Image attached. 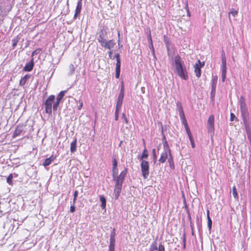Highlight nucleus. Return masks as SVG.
Returning <instances> with one entry per match:
<instances>
[{
	"instance_id": "1",
	"label": "nucleus",
	"mask_w": 251,
	"mask_h": 251,
	"mask_svg": "<svg viewBox=\"0 0 251 251\" xmlns=\"http://www.w3.org/2000/svg\"><path fill=\"white\" fill-rule=\"evenodd\" d=\"M174 73L184 80L188 79L186 67L181 57L177 55L174 58Z\"/></svg>"
},
{
	"instance_id": "2",
	"label": "nucleus",
	"mask_w": 251,
	"mask_h": 251,
	"mask_svg": "<svg viewBox=\"0 0 251 251\" xmlns=\"http://www.w3.org/2000/svg\"><path fill=\"white\" fill-rule=\"evenodd\" d=\"M164 151L161 153L160 157L158 160L160 163H164L171 154V150L166 140L163 142Z\"/></svg>"
},
{
	"instance_id": "3",
	"label": "nucleus",
	"mask_w": 251,
	"mask_h": 251,
	"mask_svg": "<svg viewBox=\"0 0 251 251\" xmlns=\"http://www.w3.org/2000/svg\"><path fill=\"white\" fill-rule=\"evenodd\" d=\"M239 104L243 120L245 121L247 120L249 113L245 99L243 96L240 98Z\"/></svg>"
},
{
	"instance_id": "4",
	"label": "nucleus",
	"mask_w": 251,
	"mask_h": 251,
	"mask_svg": "<svg viewBox=\"0 0 251 251\" xmlns=\"http://www.w3.org/2000/svg\"><path fill=\"white\" fill-rule=\"evenodd\" d=\"M114 180L115 181V189L114 191V196L116 200L118 199L122 189V187L123 182L118 179L117 177H113Z\"/></svg>"
},
{
	"instance_id": "5",
	"label": "nucleus",
	"mask_w": 251,
	"mask_h": 251,
	"mask_svg": "<svg viewBox=\"0 0 251 251\" xmlns=\"http://www.w3.org/2000/svg\"><path fill=\"white\" fill-rule=\"evenodd\" d=\"M55 96L50 95L49 97L45 102V111L48 114H51L52 113V102L54 100Z\"/></svg>"
},
{
	"instance_id": "6",
	"label": "nucleus",
	"mask_w": 251,
	"mask_h": 251,
	"mask_svg": "<svg viewBox=\"0 0 251 251\" xmlns=\"http://www.w3.org/2000/svg\"><path fill=\"white\" fill-rule=\"evenodd\" d=\"M141 170L143 177L145 179L148 178L149 175V164L147 161H141Z\"/></svg>"
},
{
	"instance_id": "7",
	"label": "nucleus",
	"mask_w": 251,
	"mask_h": 251,
	"mask_svg": "<svg viewBox=\"0 0 251 251\" xmlns=\"http://www.w3.org/2000/svg\"><path fill=\"white\" fill-rule=\"evenodd\" d=\"M204 62H201L200 60H198L194 66L195 69L194 72L196 76L199 78L201 75V68L204 66Z\"/></svg>"
},
{
	"instance_id": "8",
	"label": "nucleus",
	"mask_w": 251,
	"mask_h": 251,
	"mask_svg": "<svg viewBox=\"0 0 251 251\" xmlns=\"http://www.w3.org/2000/svg\"><path fill=\"white\" fill-rule=\"evenodd\" d=\"M207 129L208 132L214 133V116L211 115L207 121Z\"/></svg>"
},
{
	"instance_id": "9",
	"label": "nucleus",
	"mask_w": 251,
	"mask_h": 251,
	"mask_svg": "<svg viewBox=\"0 0 251 251\" xmlns=\"http://www.w3.org/2000/svg\"><path fill=\"white\" fill-rule=\"evenodd\" d=\"M115 57L116 58V75L115 76L117 78H119L120 75V68H121V60H120V56L119 53H117L115 55Z\"/></svg>"
},
{
	"instance_id": "10",
	"label": "nucleus",
	"mask_w": 251,
	"mask_h": 251,
	"mask_svg": "<svg viewBox=\"0 0 251 251\" xmlns=\"http://www.w3.org/2000/svg\"><path fill=\"white\" fill-rule=\"evenodd\" d=\"M115 44V42L112 40L109 41H107L106 40L105 42L101 45V46L105 49L111 50L114 47Z\"/></svg>"
},
{
	"instance_id": "11",
	"label": "nucleus",
	"mask_w": 251,
	"mask_h": 251,
	"mask_svg": "<svg viewBox=\"0 0 251 251\" xmlns=\"http://www.w3.org/2000/svg\"><path fill=\"white\" fill-rule=\"evenodd\" d=\"M33 66V58H32L31 60L28 63H27L25 64V66L24 68V70L26 72L31 71L32 70Z\"/></svg>"
},
{
	"instance_id": "12",
	"label": "nucleus",
	"mask_w": 251,
	"mask_h": 251,
	"mask_svg": "<svg viewBox=\"0 0 251 251\" xmlns=\"http://www.w3.org/2000/svg\"><path fill=\"white\" fill-rule=\"evenodd\" d=\"M82 0H79L78 1L77 3V6L75 9V13L74 15V18H76L78 15H79L81 12V10L82 9Z\"/></svg>"
},
{
	"instance_id": "13",
	"label": "nucleus",
	"mask_w": 251,
	"mask_h": 251,
	"mask_svg": "<svg viewBox=\"0 0 251 251\" xmlns=\"http://www.w3.org/2000/svg\"><path fill=\"white\" fill-rule=\"evenodd\" d=\"M125 93H120L116 103V106L118 107H121L123 103V99L124 98Z\"/></svg>"
},
{
	"instance_id": "14",
	"label": "nucleus",
	"mask_w": 251,
	"mask_h": 251,
	"mask_svg": "<svg viewBox=\"0 0 251 251\" xmlns=\"http://www.w3.org/2000/svg\"><path fill=\"white\" fill-rule=\"evenodd\" d=\"M55 158L56 157L53 156V155H51L49 158H46L45 160L43 163V165L45 167L49 166L55 159Z\"/></svg>"
},
{
	"instance_id": "15",
	"label": "nucleus",
	"mask_w": 251,
	"mask_h": 251,
	"mask_svg": "<svg viewBox=\"0 0 251 251\" xmlns=\"http://www.w3.org/2000/svg\"><path fill=\"white\" fill-rule=\"evenodd\" d=\"M177 107H178L179 114L181 120L185 119V114L183 110V108L180 103L178 102L176 103Z\"/></svg>"
},
{
	"instance_id": "16",
	"label": "nucleus",
	"mask_w": 251,
	"mask_h": 251,
	"mask_svg": "<svg viewBox=\"0 0 251 251\" xmlns=\"http://www.w3.org/2000/svg\"><path fill=\"white\" fill-rule=\"evenodd\" d=\"M218 80V76L217 75L213 76L212 79V89L211 92H215L216 84Z\"/></svg>"
},
{
	"instance_id": "17",
	"label": "nucleus",
	"mask_w": 251,
	"mask_h": 251,
	"mask_svg": "<svg viewBox=\"0 0 251 251\" xmlns=\"http://www.w3.org/2000/svg\"><path fill=\"white\" fill-rule=\"evenodd\" d=\"M126 174L127 170L126 169H125L120 174V175L118 176H116V177H117L118 179H119L120 180L123 182L125 178V177L126 175Z\"/></svg>"
},
{
	"instance_id": "18",
	"label": "nucleus",
	"mask_w": 251,
	"mask_h": 251,
	"mask_svg": "<svg viewBox=\"0 0 251 251\" xmlns=\"http://www.w3.org/2000/svg\"><path fill=\"white\" fill-rule=\"evenodd\" d=\"M115 229L113 228L110 233V244H115Z\"/></svg>"
},
{
	"instance_id": "19",
	"label": "nucleus",
	"mask_w": 251,
	"mask_h": 251,
	"mask_svg": "<svg viewBox=\"0 0 251 251\" xmlns=\"http://www.w3.org/2000/svg\"><path fill=\"white\" fill-rule=\"evenodd\" d=\"M30 75L29 74H27L25 75L20 81V85L21 86H24L26 82V80L29 79L30 77Z\"/></svg>"
},
{
	"instance_id": "20",
	"label": "nucleus",
	"mask_w": 251,
	"mask_h": 251,
	"mask_svg": "<svg viewBox=\"0 0 251 251\" xmlns=\"http://www.w3.org/2000/svg\"><path fill=\"white\" fill-rule=\"evenodd\" d=\"M98 40L99 43H100V45L103 44L106 39L104 38V35L102 31H101L99 34V37L98 38Z\"/></svg>"
},
{
	"instance_id": "21",
	"label": "nucleus",
	"mask_w": 251,
	"mask_h": 251,
	"mask_svg": "<svg viewBox=\"0 0 251 251\" xmlns=\"http://www.w3.org/2000/svg\"><path fill=\"white\" fill-rule=\"evenodd\" d=\"M148 157V151L147 150L146 148H145L141 156L139 158L140 160H141L142 161V160H143L144 159H147Z\"/></svg>"
},
{
	"instance_id": "22",
	"label": "nucleus",
	"mask_w": 251,
	"mask_h": 251,
	"mask_svg": "<svg viewBox=\"0 0 251 251\" xmlns=\"http://www.w3.org/2000/svg\"><path fill=\"white\" fill-rule=\"evenodd\" d=\"M21 39V37L19 35H18L15 37L12 40V47L13 49H14L17 45V43L19 42Z\"/></svg>"
},
{
	"instance_id": "23",
	"label": "nucleus",
	"mask_w": 251,
	"mask_h": 251,
	"mask_svg": "<svg viewBox=\"0 0 251 251\" xmlns=\"http://www.w3.org/2000/svg\"><path fill=\"white\" fill-rule=\"evenodd\" d=\"M76 139H75L74 141L71 143L70 151L72 152H74L76 151Z\"/></svg>"
},
{
	"instance_id": "24",
	"label": "nucleus",
	"mask_w": 251,
	"mask_h": 251,
	"mask_svg": "<svg viewBox=\"0 0 251 251\" xmlns=\"http://www.w3.org/2000/svg\"><path fill=\"white\" fill-rule=\"evenodd\" d=\"M23 131V128L22 126H18L16 128V129L15 130V132L14 133L13 136L16 137L19 136L21 133Z\"/></svg>"
},
{
	"instance_id": "25",
	"label": "nucleus",
	"mask_w": 251,
	"mask_h": 251,
	"mask_svg": "<svg viewBox=\"0 0 251 251\" xmlns=\"http://www.w3.org/2000/svg\"><path fill=\"white\" fill-rule=\"evenodd\" d=\"M168 162L169 164L170 167L172 169H174L175 165H174V160H173V156L172 155V154H170V155H169V157L168 158Z\"/></svg>"
},
{
	"instance_id": "26",
	"label": "nucleus",
	"mask_w": 251,
	"mask_h": 251,
	"mask_svg": "<svg viewBox=\"0 0 251 251\" xmlns=\"http://www.w3.org/2000/svg\"><path fill=\"white\" fill-rule=\"evenodd\" d=\"M100 201L101 202V207L102 209H105L106 207V200L103 196H100Z\"/></svg>"
},
{
	"instance_id": "27",
	"label": "nucleus",
	"mask_w": 251,
	"mask_h": 251,
	"mask_svg": "<svg viewBox=\"0 0 251 251\" xmlns=\"http://www.w3.org/2000/svg\"><path fill=\"white\" fill-rule=\"evenodd\" d=\"M66 92V91H61L59 94L57 95V98H56V100H57L58 101H60L61 100H62V99L63 98V97L64 96V95L65 94V93Z\"/></svg>"
},
{
	"instance_id": "28",
	"label": "nucleus",
	"mask_w": 251,
	"mask_h": 251,
	"mask_svg": "<svg viewBox=\"0 0 251 251\" xmlns=\"http://www.w3.org/2000/svg\"><path fill=\"white\" fill-rule=\"evenodd\" d=\"M221 61H222V64H226V57L225 53L223 50H222V51Z\"/></svg>"
},
{
	"instance_id": "29",
	"label": "nucleus",
	"mask_w": 251,
	"mask_h": 251,
	"mask_svg": "<svg viewBox=\"0 0 251 251\" xmlns=\"http://www.w3.org/2000/svg\"><path fill=\"white\" fill-rule=\"evenodd\" d=\"M232 195H233L234 198L236 200L238 199V195L237 189L235 186H233L232 188Z\"/></svg>"
},
{
	"instance_id": "30",
	"label": "nucleus",
	"mask_w": 251,
	"mask_h": 251,
	"mask_svg": "<svg viewBox=\"0 0 251 251\" xmlns=\"http://www.w3.org/2000/svg\"><path fill=\"white\" fill-rule=\"evenodd\" d=\"M157 249H158V248L157 247L156 242H154L152 243L151 245L150 251H154L155 250H157Z\"/></svg>"
},
{
	"instance_id": "31",
	"label": "nucleus",
	"mask_w": 251,
	"mask_h": 251,
	"mask_svg": "<svg viewBox=\"0 0 251 251\" xmlns=\"http://www.w3.org/2000/svg\"><path fill=\"white\" fill-rule=\"evenodd\" d=\"M121 107H118L116 106L115 113V120L117 121L119 118V111Z\"/></svg>"
},
{
	"instance_id": "32",
	"label": "nucleus",
	"mask_w": 251,
	"mask_h": 251,
	"mask_svg": "<svg viewBox=\"0 0 251 251\" xmlns=\"http://www.w3.org/2000/svg\"><path fill=\"white\" fill-rule=\"evenodd\" d=\"M152 156H153V161L154 163H155L157 161V155L156 154V151L155 149H153L152 150Z\"/></svg>"
},
{
	"instance_id": "33",
	"label": "nucleus",
	"mask_w": 251,
	"mask_h": 251,
	"mask_svg": "<svg viewBox=\"0 0 251 251\" xmlns=\"http://www.w3.org/2000/svg\"><path fill=\"white\" fill-rule=\"evenodd\" d=\"M13 175L10 174L7 178L6 181L9 184H12Z\"/></svg>"
},
{
	"instance_id": "34",
	"label": "nucleus",
	"mask_w": 251,
	"mask_h": 251,
	"mask_svg": "<svg viewBox=\"0 0 251 251\" xmlns=\"http://www.w3.org/2000/svg\"><path fill=\"white\" fill-rule=\"evenodd\" d=\"M69 69H70V72L69 73V75H72L75 72V66H74V65L71 64L69 66Z\"/></svg>"
},
{
	"instance_id": "35",
	"label": "nucleus",
	"mask_w": 251,
	"mask_h": 251,
	"mask_svg": "<svg viewBox=\"0 0 251 251\" xmlns=\"http://www.w3.org/2000/svg\"><path fill=\"white\" fill-rule=\"evenodd\" d=\"M60 102V101H58L57 100H56V101L53 104V105H52V109H53V111H56L57 110V107L59 106Z\"/></svg>"
},
{
	"instance_id": "36",
	"label": "nucleus",
	"mask_w": 251,
	"mask_h": 251,
	"mask_svg": "<svg viewBox=\"0 0 251 251\" xmlns=\"http://www.w3.org/2000/svg\"><path fill=\"white\" fill-rule=\"evenodd\" d=\"M238 14V11L234 9H231L229 13V16L230 15H232L233 17H235Z\"/></svg>"
},
{
	"instance_id": "37",
	"label": "nucleus",
	"mask_w": 251,
	"mask_h": 251,
	"mask_svg": "<svg viewBox=\"0 0 251 251\" xmlns=\"http://www.w3.org/2000/svg\"><path fill=\"white\" fill-rule=\"evenodd\" d=\"M221 70L222 73H226V64H222Z\"/></svg>"
},
{
	"instance_id": "38",
	"label": "nucleus",
	"mask_w": 251,
	"mask_h": 251,
	"mask_svg": "<svg viewBox=\"0 0 251 251\" xmlns=\"http://www.w3.org/2000/svg\"><path fill=\"white\" fill-rule=\"evenodd\" d=\"M41 51V50L40 49H37V50L33 51L32 53L31 56L33 57V56L37 55L39 54Z\"/></svg>"
},
{
	"instance_id": "39",
	"label": "nucleus",
	"mask_w": 251,
	"mask_h": 251,
	"mask_svg": "<svg viewBox=\"0 0 251 251\" xmlns=\"http://www.w3.org/2000/svg\"><path fill=\"white\" fill-rule=\"evenodd\" d=\"M118 174V169L117 168H113V171H112V175L113 177H115Z\"/></svg>"
},
{
	"instance_id": "40",
	"label": "nucleus",
	"mask_w": 251,
	"mask_h": 251,
	"mask_svg": "<svg viewBox=\"0 0 251 251\" xmlns=\"http://www.w3.org/2000/svg\"><path fill=\"white\" fill-rule=\"evenodd\" d=\"M157 250H158V251H165L164 246L161 243L159 244Z\"/></svg>"
},
{
	"instance_id": "41",
	"label": "nucleus",
	"mask_w": 251,
	"mask_h": 251,
	"mask_svg": "<svg viewBox=\"0 0 251 251\" xmlns=\"http://www.w3.org/2000/svg\"><path fill=\"white\" fill-rule=\"evenodd\" d=\"M115 244H109V251H114V250H115Z\"/></svg>"
},
{
	"instance_id": "42",
	"label": "nucleus",
	"mask_w": 251,
	"mask_h": 251,
	"mask_svg": "<svg viewBox=\"0 0 251 251\" xmlns=\"http://www.w3.org/2000/svg\"><path fill=\"white\" fill-rule=\"evenodd\" d=\"M212 224V220L211 219H209L208 221L207 222V226H208L209 230H210L211 229Z\"/></svg>"
},
{
	"instance_id": "43",
	"label": "nucleus",
	"mask_w": 251,
	"mask_h": 251,
	"mask_svg": "<svg viewBox=\"0 0 251 251\" xmlns=\"http://www.w3.org/2000/svg\"><path fill=\"white\" fill-rule=\"evenodd\" d=\"M150 40L151 41V46H150V49H151L152 53L154 55V48H153V47L152 42V41H151V36H150Z\"/></svg>"
},
{
	"instance_id": "44",
	"label": "nucleus",
	"mask_w": 251,
	"mask_h": 251,
	"mask_svg": "<svg viewBox=\"0 0 251 251\" xmlns=\"http://www.w3.org/2000/svg\"><path fill=\"white\" fill-rule=\"evenodd\" d=\"M189 138L190 141L191 142L192 147L193 148H194L195 147V143H194V140L193 139V137L191 136V137H189Z\"/></svg>"
},
{
	"instance_id": "45",
	"label": "nucleus",
	"mask_w": 251,
	"mask_h": 251,
	"mask_svg": "<svg viewBox=\"0 0 251 251\" xmlns=\"http://www.w3.org/2000/svg\"><path fill=\"white\" fill-rule=\"evenodd\" d=\"M122 118L124 120L125 123L126 124H128V121L127 118L126 117V115H125V113H123Z\"/></svg>"
},
{
	"instance_id": "46",
	"label": "nucleus",
	"mask_w": 251,
	"mask_h": 251,
	"mask_svg": "<svg viewBox=\"0 0 251 251\" xmlns=\"http://www.w3.org/2000/svg\"><path fill=\"white\" fill-rule=\"evenodd\" d=\"M236 119V116L233 113H230V121H233L234 119Z\"/></svg>"
},
{
	"instance_id": "47",
	"label": "nucleus",
	"mask_w": 251,
	"mask_h": 251,
	"mask_svg": "<svg viewBox=\"0 0 251 251\" xmlns=\"http://www.w3.org/2000/svg\"><path fill=\"white\" fill-rule=\"evenodd\" d=\"M185 130H186V131L189 137H191V136H192L190 129L189 128H186V129H185Z\"/></svg>"
},
{
	"instance_id": "48",
	"label": "nucleus",
	"mask_w": 251,
	"mask_h": 251,
	"mask_svg": "<svg viewBox=\"0 0 251 251\" xmlns=\"http://www.w3.org/2000/svg\"><path fill=\"white\" fill-rule=\"evenodd\" d=\"M117 161L115 158L113 159V168H117Z\"/></svg>"
},
{
	"instance_id": "49",
	"label": "nucleus",
	"mask_w": 251,
	"mask_h": 251,
	"mask_svg": "<svg viewBox=\"0 0 251 251\" xmlns=\"http://www.w3.org/2000/svg\"><path fill=\"white\" fill-rule=\"evenodd\" d=\"M185 233H184L183 235V248H185V246H186V244H185V242H186V238H185Z\"/></svg>"
},
{
	"instance_id": "50",
	"label": "nucleus",
	"mask_w": 251,
	"mask_h": 251,
	"mask_svg": "<svg viewBox=\"0 0 251 251\" xmlns=\"http://www.w3.org/2000/svg\"><path fill=\"white\" fill-rule=\"evenodd\" d=\"M226 73H222V80L224 82L225 81L226 78Z\"/></svg>"
},
{
	"instance_id": "51",
	"label": "nucleus",
	"mask_w": 251,
	"mask_h": 251,
	"mask_svg": "<svg viewBox=\"0 0 251 251\" xmlns=\"http://www.w3.org/2000/svg\"><path fill=\"white\" fill-rule=\"evenodd\" d=\"M108 54H109V57L112 59H114L115 58H116V57H115V56H112V52L111 51H109L108 52Z\"/></svg>"
},
{
	"instance_id": "52",
	"label": "nucleus",
	"mask_w": 251,
	"mask_h": 251,
	"mask_svg": "<svg viewBox=\"0 0 251 251\" xmlns=\"http://www.w3.org/2000/svg\"><path fill=\"white\" fill-rule=\"evenodd\" d=\"M70 211L71 213H73L75 212V204H73L72 206H71Z\"/></svg>"
},
{
	"instance_id": "53",
	"label": "nucleus",
	"mask_w": 251,
	"mask_h": 251,
	"mask_svg": "<svg viewBox=\"0 0 251 251\" xmlns=\"http://www.w3.org/2000/svg\"><path fill=\"white\" fill-rule=\"evenodd\" d=\"M124 91H125L124 86L123 83H122L120 93H124Z\"/></svg>"
},
{
	"instance_id": "54",
	"label": "nucleus",
	"mask_w": 251,
	"mask_h": 251,
	"mask_svg": "<svg viewBox=\"0 0 251 251\" xmlns=\"http://www.w3.org/2000/svg\"><path fill=\"white\" fill-rule=\"evenodd\" d=\"M82 105H83L82 101H79V105L78 106V109L79 110H80L82 108Z\"/></svg>"
},
{
	"instance_id": "55",
	"label": "nucleus",
	"mask_w": 251,
	"mask_h": 251,
	"mask_svg": "<svg viewBox=\"0 0 251 251\" xmlns=\"http://www.w3.org/2000/svg\"><path fill=\"white\" fill-rule=\"evenodd\" d=\"M181 120V121H182V123L183 125H185V124H187V120H186V118H185V119H183Z\"/></svg>"
},
{
	"instance_id": "56",
	"label": "nucleus",
	"mask_w": 251,
	"mask_h": 251,
	"mask_svg": "<svg viewBox=\"0 0 251 251\" xmlns=\"http://www.w3.org/2000/svg\"><path fill=\"white\" fill-rule=\"evenodd\" d=\"M77 195H78V191L76 190L74 192V197H76L77 198Z\"/></svg>"
},
{
	"instance_id": "57",
	"label": "nucleus",
	"mask_w": 251,
	"mask_h": 251,
	"mask_svg": "<svg viewBox=\"0 0 251 251\" xmlns=\"http://www.w3.org/2000/svg\"><path fill=\"white\" fill-rule=\"evenodd\" d=\"M76 199H77L76 197H74V199H73V204H75V201H76Z\"/></svg>"
},
{
	"instance_id": "58",
	"label": "nucleus",
	"mask_w": 251,
	"mask_h": 251,
	"mask_svg": "<svg viewBox=\"0 0 251 251\" xmlns=\"http://www.w3.org/2000/svg\"><path fill=\"white\" fill-rule=\"evenodd\" d=\"M207 217L208 221L209 220V219H211L210 217H209V211H207Z\"/></svg>"
},
{
	"instance_id": "59",
	"label": "nucleus",
	"mask_w": 251,
	"mask_h": 251,
	"mask_svg": "<svg viewBox=\"0 0 251 251\" xmlns=\"http://www.w3.org/2000/svg\"><path fill=\"white\" fill-rule=\"evenodd\" d=\"M185 129L189 128L188 124L184 125Z\"/></svg>"
},
{
	"instance_id": "60",
	"label": "nucleus",
	"mask_w": 251,
	"mask_h": 251,
	"mask_svg": "<svg viewBox=\"0 0 251 251\" xmlns=\"http://www.w3.org/2000/svg\"><path fill=\"white\" fill-rule=\"evenodd\" d=\"M215 92H213L212 93L211 92V96H212V95H213V94H214Z\"/></svg>"
},
{
	"instance_id": "61",
	"label": "nucleus",
	"mask_w": 251,
	"mask_h": 251,
	"mask_svg": "<svg viewBox=\"0 0 251 251\" xmlns=\"http://www.w3.org/2000/svg\"><path fill=\"white\" fill-rule=\"evenodd\" d=\"M122 141H121V143H120V146L121 145V144H122Z\"/></svg>"
},
{
	"instance_id": "62",
	"label": "nucleus",
	"mask_w": 251,
	"mask_h": 251,
	"mask_svg": "<svg viewBox=\"0 0 251 251\" xmlns=\"http://www.w3.org/2000/svg\"><path fill=\"white\" fill-rule=\"evenodd\" d=\"M160 146V145H159L158 146V148H159Z\"/></svg>"
},
{
	"instance_id": "63",
	"label": "nucleus",
	"mask_w": 251,
	"mask_h": 251,
	"mask_svg": "<svg viewBox=\"0 0 251 251\" xmlns=\"http://www.w3.org/2000/svg\"><path fill=\"white\" fill-rule=\"evenodd\" d=\"M160 146V145H159L158 146V148H159Z\"/></svg>"
},
{
	"instance_id": "64",
	"label": "nucleus",
	"mask_w": 251,
	"mask_h": 251,
	"mask_svg": "<svg viewBox=\"0 0 251 251\" xmlns=\"http://www.w3.org/2000/svg\"><path fill=\"white\" fill-rule=\"evenodd\" d=\"M160 146V145H159L158 146V148H159Z\"/></svg>"
}]
</instances>
